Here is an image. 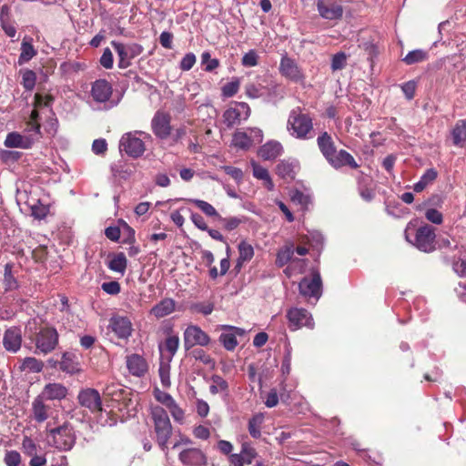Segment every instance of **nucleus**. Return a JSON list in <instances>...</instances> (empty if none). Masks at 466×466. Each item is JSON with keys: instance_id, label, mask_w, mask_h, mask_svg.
Returning <instances> with one entry per match:
<instances>
[{"instance_id": "obj_1", "label": "nucleus", "mask_w": 466, "mask_h": 466, "mask_svg": "<svg viewBox=\"0 0 466 466\" xmlns=\"http://www.w3.org/2000/svg\"><path fill=\"white\" fill-rule=\"evenodd\" d=\"M150 417L153 421L155 439L166 454L168 451V441L172 436L173 427L167 410L159 405L150 407Z\"/></svg>"}, {"instance_id": "obj_2", "label": "nucleus", "mask_w": 466, "mask_h": 466, "mask_svg": "<svg viewBox=\"0 0 466 466\" xmlns=\"http://www.w3.org/2000/svg\"><path fill=\"white\" fill-rule=\"evenodd\" d=\"M287 130L291 137L297 139H310L314 136L313 119L300 107H296L289 115Z\"/></svg>"}, {"instance_id": "obj_3", "label": "nucleus", "mask_w": 466, "mask_h": 466, "mask_svg": "<svg viewBox=\"0 0 466 466\" xmlns=\"http://www.w3.org/2000/svg\"><path fill=\"white\" fill-rule=\"evenodd\" d=\"M46 440L49 446L62 451H67L74 447L76 436L73 426L66 421L62 425L49 430Z\"/></svg>"}, {"instance_id": "obj_4", "label": "nucleus", "mask_w": 466, "mask_h": 466, "mask_svg": "<svg viewBox=\"0 0 466 466\" xmlns=\"http://www.w3.org/2000/svg\"><path fill=\"white\" fill-rule=\"evenodd\" d=\"M146 138H150V135L145 132L126 133L119 141V149L126 152L131 157H138L146 150L143 141Z\"/></svg>"}, {"instance_id": "obj_5", "label": "nucleus", "mask_w": 466, "mask_h": 466, "mask_svg": "<svg viewBox=\"0 0 466 466\" xmlns=\"http://www.w3.org/2000/svg\"><path fill=\"white\" fill-rule=\"evenodd\" d=\"M435 238L434 228L429 225L420 227L413 239L410 238V233L406 231V239L423 252L429 253L435 249Z\"/></svg>"}, {"instance_id": "obj_6", "label": "nucleus", "mask_w": 466, "mask_h": 466, "mask_svg": "<svg viewBox=\"0 0 466 466\" xmlns=\"http://www.w3.org/2000/svg\"><path fill=\"white\" fill-rule=\"evenodd\" d=\"M111 45L118 56V67L121 69L130 66L131 60L138 56L143 52L142 46L136 43L123 44L112 41Z\"/></svg>"}, {"instance_id": "obj_7", "label": "nucleus", "mask_w": 466, "mask_h": 466, "mask_svg": "<svg viewBox=\"0 0 466 466\" xmlns=\"http://www.w3.org/2000/svg\"><path fill=\"white\" fill-rule=\"evenodd\" d=\"M58 344V333L55 328L44 327L36 333L35 345L36 352L48 354L53 351Z\"/></svg>"}, {"instance_id": "obj_8", "label": "nucleus", "mask_w": 466, "mask_h": 466, "mask_svg": "<svg viewBox=\"0 0 466 466\" xmlns=\"http://www.w3.org/2000/svg\"><path fill=\"white\" fill-rule=\"evenodd\" d=\"M322 281L318 270H313L309 277H305L299 284L300 295L305 298H314L318 300L321 296Z\"/></svg>"}, {"instance_id": "obj_9", "label": "nucleus", "mask_w": 466, "mask_h": 466, "mask_svg": "<svg viewBox=\"0 0 466 466\" xmlns=\"http://www.w3.org/2000/svg\"><path fill=\"white\" fill-rule=\"evenodd\" d=\"M250 116V107L245 102H235L234 105L228 107L223 114L224 123L228 127H233L241 123L242 120H247Z\"/></svg>"}, {"instance_id": "obj_10", "label": "nucleus", "mask_w": 466, "mask_h": 466, "mask_svg": "<svg viewBox=\"0 0 466 466\" xmlns=\"http://www.w3.org/2000/svg\"><path fill=\"white\" fill-rule=\"evenodd\" d=\"M153 395L160 404L165 406L169 410L173 420L176 422L180 424L184 422L185 411L182 408H180V406L169 393L156 388L153 391Z\"/></svg>"}, {"instance_id": "obj_11", "label": "nucleus", "mask_w": 466, "mask_h": 466, "mask_svg": "<svg viewBox=\"0 0 466 466\" xmlns=\"http://www.w3.org/2000/svg\"><path fill=\"white\" fill-rule=\"evenodd\" d=\"M289 326L291 330H297L303 327L313 329L314 321L311 314L302 308H292L287 312Z\"/></svg>"}, {"instance_id": "obj_12", "label": "nucleus", "mask_w": 466, "mask_h": 466, "mask_svg": "<svg viewBox=\"0 0 466 466\" xmlns=\"http://www.w3.org/2000/svg\"><path fill=\"white\" fill-rule=\"evenodd\" d=\"M319 15L326 20H339L343 15V6L340 2L332 0H317Z\"/></svg>"}, {"instance_id": "obj_13", "label": "nucleus", "mask_w": 466, "mask_h": 466, "mask_svg": "<svg viewBox=\"0 0 466 466\" xmlns=\"http://www.w3.org/2000/svg\"><path fill=\"white\" fill-rule=\"evenodd\" d=\"M209 342V336L198 326L190 325L184 331V345L187 350L196 345L207 346Z\"/></svg>"}, {"instance_id": "obj_14", "label": "nucleus", "mask_w": 466, "mask_h": 466, "mask_svg": "<svg viewBox=\"0 0 466 466\" xmlns=\"http://www.w3.org/2000/svg\"><path fill=\"white\" fill-rule=\"evenodd\" d=\"M279 85L274 81H263L261 83L248 84L245 87L246 95L249 98H258L264 96H270L277 94Z\"/></svg>"}, {"instance_id": "obj_15", "label": "nucleus", "mask_w": 466, "mask_h": 466, "mask_svg": "<svg viewBox=\"0 0 466 466\" xmlns=\"http://www.w3.org/2000/svg\"><path fill=\"white\" fill-rule=\"evenodd\" d=\"M179 461L187 466H204L207 464L206 454L198 448L185 447L178 455Z\"/></svg>"}, {"instance_id": "obj_16", "label": "nucleus", "mask_w": 466, "mask_h": 466, "mask_svg": "<svg viewBox=\"0 0 466 466\" xmlns=\"http://www.w3.org/2000/svg\"><path fill=\"white\" fill-rule=\"evenodd\" d=\"M113 88L106 79H97L92 83L90 96L95 103L105 104L112 96Z\"/></svg>"}, {"instance_id": "obj_17", "label": "nucleus", "mask_w": 466, "mask_h": 466, "mask_svg": "<svg viewBox=\"0 0 466 466\" xmlns=\"http://www.w3.org/2000/svg\"><path fill=\"white\" fill-rule=\"evenodd\" d=\"M280 74L293 82H301L304 80V75L295 60L284 56L279 64Z\"/></svg>"}, {"instance_id": "obj_18", "label": "nucleus", "mask_w": 466, "mask_h": 466, "mask_svg": "<svg viewBox=\"0 0 466 466\" xmlns=\"http://www.w3.org/2000/svg\"><path fill=\"white\" fill-rule=\"evenodd\" d=\"M77 399L83 407L87 408L93 413L102 410L100 395L96 390H83L79 392Z\"/></svg>"}, {"instance_id": "obj_19", "label": "nucleus", "mask_w": 466, "mask_h": 466, "mask_svg": "<svg viewBox=\"0 0 466 466\" xmlns=\"http://www.w3.org/2000/svg\"><path fill=\"white\" fill-rule=\"evenodd\" d=\"M151 127L154 134L157 137L161 139L167 138L171 131L169 115L162 111H157L152 119Z\"/></svg>"}, {"instance_id": "obj_20", "label": "nucleus", "mask_w": 466, "mask_h": 466, "mask_svg": "<svg viewBox=\"0 0 466 466\" xmlns=\"http://www.w3.org/2000/svg\"><path fill=\"white\" fill-rule=\"evenodd\" d=\"M109 328L119 339H128L133 331L130 319L127 317L119 315L111 317Z\"/></svg>"}, {"instance_id": "obj_21", "label": "nucleus", "mask_w": 466, "mask_h": 466, "mask_svg": "<svg viewBox=\"0 0 466 466\" xmlns=\"http://www.w3.org/2000/svg\"><path fill=\"white\" fill-rule=\"evenodd\" d=\"M31 412L32 419L37 423H42L52 416L53 408L37 395L32 401Z\"/></svg>"}, {"instance_id": "obj_22", "label": "nucleus", "mask_w": 466, "mask_h": 466, "mask_svg": "<svg viewBox=\"0 0 466 466\" xmlns=\"http://www.w3.org/2000/svg\"><path fill=\"white\" fill-rule=\"evenodd\" d=\"M36 137L37 136L35 135L34 133L28 135H22L17 132H11L8 133L5 137V146L6 147H17L27 149L32 147V145L36 139Z\"/></svg>"}, {"instance_id": "obj_23", "label": "nucleus", "mask_w": 466, "mask_h": 466, "mask_svg": "<svg viewBox=\"0 0 466 466\" xmlns=\"http://www.w3.org/2000/svg\"><path fill=\"white\" fill-rule=\"evenodd\" d=\"M257 455L256 450L249 443L244 442L240 452L230 454L228 461L233 466H244V464H251Z\"/></svg>"}, {"instance_id": "obj_24", "label": "nucleus", "mask_w": 466, "mask_h": 466, "mask_svg": "<svg viewBox=\"0 0 466 466\" xmlns=\"http://www.w3.org/2000/svg\"><path fill=\"white\" fill-rule=\"evenodd\" d=\"M68 393L67 388L61 383H47L43 388L42 391L38 394L45 400H62Z\"/></svg>"}, {"instance_id": "obj_25", "label": "nucleus", "mask_w": 466, "mask_h": 466, "mask_svg": "<svg viewBox=\"0 0 466 466\" xmlns=\"http://www.w3.org/2000/svg\"><path fill=\"white\" fill-rule=\"evenodd\" d=\"M22 344V331L19 327H11L5 331L3 345L7 351L17 352Z\"/></svg>"}, {"instance_id": "obj_26", "label": "nucleus", "mask_w": 466, "mask_h": 466, "mask_svg": "<svg viewBox=\"0 0 466 466\" xmlns=\"http://www.w3.org/2000/svg\"><path fill=\"white\" fill-rule=\"evenodd\" d=\"M329 164L336 169H339L342 167L349 166L351 168H358L359 165L355 161L354 157L346 150L340 149L339 151H336L334 155H332L328 159Z\"/></svg>"}, {"instance_id": "obj_27", "label": "nucleus", "mask_w": 466, "mask_h": 466, "mask_svg": "<svg viewBox=\"0 0 466 466\" xmlns=\"http://www.w3.org/2000/svg\"><path fill=\"white\" fill-rule=\"evenodd\" d=\"M127 367L129 372L137 377L143 376L147 370L146 360L137 354H133L127 359Z\"/></svg>"}, {"instance_id": "obj_28", "label": "nucleus", "mask_w": 466, "mask_h": 466, "mask_svg": "<svg viewBox=\"0 0 466 466\" xmlns=\"http://www.w3.org/2000/svg\"><path fill=\"white\" fill-rule=\"evenodd\" d=\"M317 144L319 151L328 161L334 155L336 147L331 136L328 132L321 133L317 138Z\"/></svg>"}, {"instance_id": "obj_29", "label": "nucleus", "mask_w": 466, "mask_h": 466, "mask_svg": "<svg viewBox=\"0 0 466 466\" xmlns=\"http://www.w3.org/2000/svg\"><path fill=\"white\" fill-rule=\"evenodd\" d=\"M282 146L279 142L269 141L263 145L258 150V156L264 160H272L280 156Z\"/></svg>"}, {"instance_id": "obj_30", "label": "nucleus", "mask_w": 466, "mask_h": 466, "mask_svg": "<svg viewBox=\"0 0 466 466\" xmlns=\"http://www.w3.org/2000/svg\"><path fill=\"white\" fill-rule=\"evenodd\" d=\"M175 307L174 299H164L151 309L150 313L156 318L161 319L174 312Z\"/></svg>"}, {"instance_id": "obj_31", "label": "nucleus", "mask_w": 466, "mask_h": 466, "mask_svg": "<svg viewBox=\"0 0 466 466\" xmlns=\"http://www.w3.org/2000/svg\"><path fill=\"white\" fill-rule=\"evenodd\" d=\"M37 52L32 45L31 37H25L21 44V53L18 57V64L24 65L36 56Z\"/></svg>"}, {"instance_id": "obj_32", "label": "nucleus", "mask_w": 466, "mask_h": 466, "mask_svg": "<svg viewBox=\"0 0 466 466\" xmlns=\"http://www.w3.org/2000/svg\"><path fill=\"white\" fill-rule=\"evenodd\" d=\"M452 142L455 146L462 147L466 142V119L458 120L451 130Z\"/></svg>"}, {"instance_id": "obj_33", "label": "nucleus", "mask_w": 466, "mask_h": 466, "mask_svg": "<svg viewBox=\"0 0 466 466\" xmlns=\"http://www.w3.org/2000/svg\"><path fill=\"white\" fill-rule=\"evenodd\" d=\"M238 258L236 268H240L245 262L251 260V258L254 256V248L249 243H248L246 241H241L238 244Z\"/></svg>"}, {"instance_id": "obj_34", "label": "nucleus", "mask_w": 466, "mask_h": 466, "mask_svg": "<svg viewBox=\"0 0 466 466\" xmlns=\"http://www.w3.org/2000/svg\"><path fill=\"white\" fill-rule=\"evenodd\" d=\"M289 197L293 204L299 206L302 210L309 208L311 204V197L309 194H305L299 189H292L289 192Z\"/></svg>"}, {"instance_id": "obj_35", "label": "nucleus", "mask_w": 466, "mask_h": 466, "mask_svg": "<svg viewBox=\"0 0 466 466\" xmlns=\"http://www.w3.org/2000/svg\"><path fill=\"white\" fill-rule=\"evenodd\" d=\"M438 173L434 168L428 169L420 178V180L414 184L413 189L415 192H421L430 184H431L437 177Z\"/></svg>"}, {"instance_id": "obj_36", "label": "nucleus", "mask_w": 466, "mask_h": 466, "mask_svg": "<svg viewBox=\"0 0 466 466\" xmlns=\"http://www.w3.org/2000/svg\"><path fill=\"white\" fill-rule=\"evenodd\" d=\"M44 369V362L34 357H26L23 360L20 370L27 372L38 373Z\"/></svg>"}, {"instance_id": "obj_37", "label": "nucleus", "mask_w": 466, "mask_h": 466, "mask_svg": "<svg viewBox=\"0 0 466 466\" xmlns=\"http://www.w3.org/2000/svg\"><path fill=\"white\" fill-rule=\"evenodd\" d=\"M294 254V247L293 244L286 245L285 247L281 248L278 253L276 258V265L279 268H282L285 266L288 262H289L292 259Z\"/></svg>"}, {"instance_id": "obj_38", "label": "nucleus", "mask_w": 466, "mask_h": 466, "mask_svg": "<svg viewBox=\"0 0 466 466\" xmlns=\"http://www.w3.org/2000/svg\"><path fill=\"white\" fill-rule=\"evenodd\" d=\"M265 416L263 413L255 414L248 421L249 434L258 439L261 435V425L264 422Z\"/></svg>"}, {"instance_id": "obj_39", "label": "nucleus", "mask_w": 466, "mask_h": 466, "mask_svg": "<svg viewBox=\"0 0 466 466\" xmlns=\"http://www.w3.org/2000/svg\"><path fill=\"white\" fill-rule=\"evenodd\" d=\"M228 384L226 380L218 375H213L211 377V384L209 386V391L211 394L216 395L218 393H225L228 395Z\"/></svg>"}, {"instance_id": "obj_40", "label": "nucleus", "mask_w": 466, "mask_h": 466, "mask_svg": "<svg viewBox=\"0 0 466 466\" xmlns=\"http://www.w3.org/2000/svg\"><path fill=\"white\" fill-rule=\"evenodd\" d=\"M232 144L240 149H248L252 146V139L246 132L237 131L233 135Z\"/></svg>"}, {"instance_id": "obj_41", "label": "nucleus", "mask_w": 466, "mask_h": 466, "mask_svg": "<svg viewBox=\"0 0 466 466\" xmlns=\"http://www.w3.org/2000/svg\"><path fill=\"white\" fill-rule=\"evenodd\" d=\"M127 265V260L124 253H117L108 263V268L115 272L124 273Z\"/></svg>"}, {"instance_id": "obj_42", "label": "nucleus", "mask_w": 466, "mask_h": 466, "mask_svg": "<svg viewBox=\"0 0 466 466\" xmlns=\"http://www.w3.org/2000/svg\"><path fill=\"white\" fill-rule=\"evenodd\" d=\"M428 58V53L422 49H416L409 52L403 58L407 65H413L422 62Z\"/></svg>"}, {"instance_id": "obj_43", "label": "nucleus", "mask_w": 466, "mask_h": 466, "mask_svg": "<svg viewBox=\"0 0 466 466\" xmlns=\"http://www.w3.org/2000/svg\"><path fill=\"white\" fill-rule=\"evenodd\" d=\"M189 202L196 205L203 213H205L208 217H217L220 218L216 208L209 203L200 199H189Z\"/></svg>"}, {"instance_id": "obj_44", "label": "nucleus", "mask_w": 466, "mask_h": 466, "mask_svg": "<svg viewBox=\"0 0 466 466\" xmlns=\"http://www.w3.org/2000/svg\"><path fill=\"white\" fill-rule=\"evenodd\" d=\"M277 174L284 179L294 178V166L289 162L282 161L277 166Z\"/></svg>"}, {"instance_id": "obj_45", "label": "nucleus", "mask_w": 466, "mask_h": 466, "mask_svg": "<svg viewBox=\"0 0 466 466\" xmlns=\"http://www.w3.org/2000/svg\"><path fill=\"white\" fill-rule=\"evenodd\" d=\"M4 285L5 291L15 289L18 286L16 279L12 274V266L10 264L5 266Z\"/></svg>"}, {"instance_id": "obj_46", "label": "nucleus", "mask_w": 466, "mask_h": 466, "mask_svg": "<svg viewBox=\"0 0 466 466\" xmlns=\"http://www.w3.org/2000/svg\"><path fill=\"white\" fill-rule=\"evenodd\" d=\"M74 356L70 353H64L62 356V360L59 363V368L63 371L67 373H73L76 370V364L74 361Z\"/></svg>"}, {"instance_id": "obj_47", "label": "nucleus", "mask_w": 466, "mask_h": 466, "mask_svg": "<svg viewBox=\"0 0 466 466\" xmlns=\"http://www.w3.org/2000/svg\"><path fill=\"white\" fill-rule=\"evenodd\" d=\"M36 81V75L33 70L26 69L22 73V85L25 89L31 91L34 89Z\"/></svg>"}, {"instance_id": "obj_48", "label": "nucleus", "mask_w": 466, "mask_h": 466, "mask_svg": "<svg viewBox=\"0 0 466 466\" xmlns=\"http://www.w3.org/2000/svg\"><path fill=\"white\" fill-rule=\"evenodd\" d=\"M159 378L161 384L164 388H169L170 381V365L168 363L161 362L158 369Z\"/></svg>"}, {"instance_id": "obj_49", "label": "nucleus", "mask_w": 466, "mask_h": 466, "mask_svg": "<svg viewBox=\"0 0 466 466\" xmlns=\"http://www.w3.org/2000/svg\"><path fill=\"white\" fill-rule=\"evenodd\" d=\"M219 341L228 350H233L238 346L236 335L233 333H222L219 336Z\"/></svg>"}, {"instance_id": "obj_50", "label": "nucleus", "mask_w": 466, "mask_h": 466, "mask_svg": "<svg viewBox=\"0 0 466 466\" xmlns=\"http://www.w3.org/2000/svg\"><path fill=\"white\" fill-rule=\"evenodd\" d=\"M305 266H306V260L305 259H296V260H293L292 265L287 267L284 269V273L289 278H290L294 274L302 273L304 271Z\"/></svg>"}, {"instance_id": "obj_51", "label": "nucleus", "mask_w": 466, "mask_h": 466, "mask_svg": "<svg viewBox=\"0 0 466 466\" xmlns=\"http://www.w3.org/2000/svg\"><path fill=\"white\" fill-rule=\"evenodd\" d=\"M201 63L205 66V71L211 72L219 66V61L217 58H211L208 52H204L201 55Z\"/></svg>"}, {"instance_id": "obj_52", "label": "nucleus", "mask_w": 466, "mask_h": 466, "mask_svg": "<svg viewBox=\"0 0 466 466\" xmlns=\"http://www.w3.org/2000/svg\"><path fill=\"white\" fill-rule=\"evenodd\" d=\"M239 80L238 78L227 83L222 87V96L225 97H231L236 95L239 89Z\"/></svg>"}, {"instance_id": "obj_53", "label": "nucleus", "mask_w": 466, "mask_h": 466, "mask_svg": "<svg viewBox=\"0 0 466 466\" xmlns=\"http://www.w3.org/2000/svg\"><path fill=\"white\" fill-rule=\"evenodd\" d=\"M179 345V338L177 336H169L166 339L165 349L169 353V360L176 354Z\"/></svg>"}, {"instance_id": "obj_54", "label": "nucleus", "mask_w": 466, "mask_h": 466, "mask_svg": "<svg viewBox=\"0 0 466 466\" xmlns=\"http://www.w3.org/2000/svg\"><path fill=\"white\" fill-rule=\"evenodd\" d=\"M36 443L29 437H25L22 441V450L25 454L28 456L35 455L37 453Z\"/></svg>"}, {"instance_id": "obj_55", "label": "nucleus", "mask_w": 466, "mask_h": 466, "mask_svg": "<svg viewBox=\"0 0 466 466\" xmlns=\"http://www.w3.org/2000/svg\"><path fill=\"white\" fill-rule=\"evenodd\" d=\"M258 62V56L255 50H249L243 56L241 60L242 65L247 67L256 66Z\"/></svg>"}, {"instance_id": "obj_56", "label": "nucleus", "mask_w": 466, "mask_h": 466, "mask_svg": "<svg viewBox=\"0 0 466 466\" xmlns=\"http://www.w3.org/2000/svg\"><path fill=\"white\" fill-rule=\"evenodd\" d=\"M100 65L106 69H111L114 65V57L112 51L106 47L100 57Z\"/></svg>"}, {"instance_id": "obj_57", "label": "nucleus", "mask_w": 466, "mask_h": 466, "mask_svg": "<svg viewBox=\"0 0 466 466\" xmlns=\"http://www.w3.org/2000/svg\"><path fill=\"white\" fill-rule=\"evenodd\" d=\"M4 461L7 466H19L21 463V455L15 451H6Z\"/></svg>"}, {"instance_id": "obj_58", "label": "nucleus", "mask_w": 466, "mask_h": 466, "mask_svg": "<svg viewBox=\"0 0 466 466\" xmlns=\"http://www.w3.org/2000/svg\"><path fill=\"white\" fill-rule=\"evenodd\" d=\"M104 393L106 396L110 397L112 400L118 401L120 400L121 395L124 393V390L118 388L117 385L112 384L106 386Z\"/></svg>"}, {"instance_id": "obj_59", "label": "nucleus", "mask_w": 466, "mask_h": 466, "mask_svg": "<svg viewBox=\"0 0 466 466\" xmlns=\"http://www.w3.org/2000/svg\"><path fill=\"white\" fill-rule=\"evenodd\" d=\"M347 56L344 53L340 52L334 55L331 61V68L333 71L340 70L346 66Z\"/></svg>"}, {"instance_id": "obj_60", "label": "nucleus", "mask_w": 466, "mask_h": 466, "mask_svg": "<svg viewBox=\"0 0 466 466\" xmlns=\"http://www.w3.org/2000/svg\"><path fill=\"white\" fill-rule=\"evenodd\" d=\"M218 218L222 221L224 228L228 231H231V230L237 228L243 222V220L241 218H237V217L225 218H222L220 217Z\"/></svg>"}, {"instance_id": "obj_61", "label": "nucleus", "mask_w": 466, "mask_h": 466, "mask_svg": "<svg viewBox=\"0 0 466 466\" xmlns=\"http://www.w3.org/2000/svg\"><path fill=\"white\" fill-rule=\"evenodd\" d=\"M291 370V349L286 348V353L281 364V372L283 375L288 376Z\"/></svg>"}, {"instance_id": "obj_62", "label": "nucleus", "mask_w": 466, "mask_h": 466, "mask_svg": "<svg viewBox=\"0 0 466 466\" xmlns=\"http://www.w3.org/2000/svg\"><path fill=\"white\" fill-rule=\"evenodd\" d=\"M425 218L437 225L441 224L443 217L442 214L435 208H429L425 212Z\"/></svg>"}, {"instance_id": "obj_63", "label": "nucleus", "mask_w": 466, "mask_h": 466, "mask_svg": "<svg viewBox=\"0 0 466 466\" xmlns=\"http://www.w3.org/2000/svg\"><path fill=\"white\" fill-rule=\"evenodd\" d=\"M196 60V56L193 53H187V55H185V56L182 58L180 62V68L183 71L190 70L195 65Z\"/></svg>"}, {"instance_id": "obj_64", "label": "nucleus", "mask_w": 466, "mask_h": 466, "mask_svg": "<svg viewBox=\"0 0 466 466\" xmlns=\"http://www.w3.org/2000/svg\"><path fill=\"white\" fill-rule=\"evenodd\" d=\"M251 165H252V167H253V176L256 178L263 180V181L265 179L268 178L269 173H268V169H266L265 167L258 165L255 162H252Z\"/></svg>"}]
</instances>
